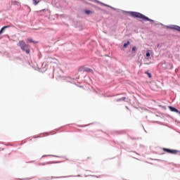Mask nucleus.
I'll use <instances>...</instances> for the list:
<instances>
[{
	"label": "nucleus",
	"instance_id": "15",
	"mask_svg": "<svg viewBox=\"0 0 180 180\" xmlns=\"http://www.w3.org/2000/svg\"><path fill=\"white\" fill-rule=\"evenodd\" d=\"M145 74H146V75H148V78H151V77H152L151 73H150L148 72H145Z\"/></svg>",
	"mask_w": 180,
	"mask_h": 180
},
{
	"label": "nucleus",
	"instance_id": "3",
	"mask_svg": "<svg viewBox=\"0 0 180 180\" xmlns=\"http://www.w3.org/2000/svg\"><path fill=\"white\" fill-rule=\"evenodd\" d=\"M161 67L162 70H172L174 68V65L171 63L165 60L161 62Z\"/></svg>",
	"mask_w": 180,
	"mask_h": 180
},
{
	"label": "nucleus",
	"instance_id": "14",
	"mask_svg": "<svg viewBox=\"0 0 180 180\" xmlns=\"http://www.w3.org/2000/svg\"><path fill=\"white\" fill-rule=\"evenodd\" d=\"M32 2H33V5L36 6L39 4V1L37 0H32Z\"/></svg>",
	"mask_w": 180,
	"mask_h": 180
},
{
	"label": "nucleus",
	"instance_id": "9",
	"mask_svg": "<svg viewBox=\"0 0 180 180\" xmlns=\"http://www.w3.org/2000/svg\"><path fill=\"white\" fill-rule=\"evenodd\" d=\"M169 109L171 112H175V113H178L179 115H180V111L176 109V108H174L173 106H169Z\"/></svg>",
	"mask_w": 180,
	"mask_h": 180
},
{
	"label": "nucleus",
	"instance_id": "5",
	"mask_svg": "<svg viewBox=\"0 0 180 180\" xmlns=\"http://www.w3.org/2000/svg\"><path fill=\"white\" fill-rule=\"evenodd\" d=\"M163 151H165V153H168L169 154H176V153L179 152L178 150L169 149L167 148H164Z\"/></svg>",
	"mask_w": 180,
	"mask_h": 180
},
{
	"label": "nucleus",
	"instance_id": "4",
	"mask_svg": "<svg viewBox=\"0 0 180 180\" xmlns=\"http://www.w3.org/2000/svg\"><path fill=\"white\" fill-rule=\"evenodd\" d=\"M79 71L83 72H91V74H94V70L92 69L84 66L80 67Z\"/></svg>",
	"mask_w": 180,
	"mask_h": 180
},
{
	"label": "nucleus",
	"instance_id": "23",
	"mask_svg": "<svg viewBox=\"0 0 180 180\" xmlns=\"http://www.w3.org/2000/svg\"><path fill=\"white\" fill-rule=\"evenodd\" d=\"M125 108H126L127 109H129V107H127V106H126Z\"/></svg>",
	"mask_w": 180,
	"mask_h": 180
},
{
	"label": "nucleus",
	"instance_id": "24",
	"mask_svg": "<svg viewBox=\"0 0 180 180\" xmlns=\"http://www.w3.org/2000/svg\"><path fill=\"white\" fill-rule=\"evenodd\" d=\"M77 176H81V175L78 174Z\"/></svg>",
	"mask_w": 180,
	"mask_h": 180
},
{
	"label": "nucleus",
	"instance_id": "8",
	"mask_svg": "<svg viewBox=\"0 0 180 180\" xmlns=\"http://www.w3.org/2000/svg\"><path fill=\"white\" fill-rule=\"evenodd\" d=\"M9 27H11V25H6L2 27L0 30V35L4 34V33H5V30H6V29H9Z\"/></svg>",
	"mask_w": 180,
	"mask_h": 180
},
{
	"label": "nucleus",
	"instance_id": "22",
	"mask_svg": "<svg viewBox=\"0 0 180 180\" xmlns=\"http://www.w3.org/2000/svg\"><path fill=\"white\" fill-rule=\"evenodd\" d=\"M58 162H54L55 164H58Z\"/></svg>",
	"mask_w": 180,
	"mask_h": 180
},
{
	"label": "nucleus",
	"instance_id": "13",
	"mask_svg": "<svg viewBox=\"0 0 180 180\" xmlns=\"http://www.w3.org/2000/svg\"><path fill=\"white\" fill-rule=\"evenodd\" d=\"M49 164H50V162L39 163V165H49Z\"/></svg>",
	"mask_w": 180,
	"mask_h": 180
},
{
	"label": "nucleus",
	"instance_id": "21",
	"mask_svg": "<svg viewBox=\"0 0 180 180\" xmlns=\"http://www.w3.org/2000/svg\"><path fill=\"white\" fill-rule=\"evenodd\" d=\"M87 125H83L82 127H86Z\"/></svg>",
	"mask_w": 180,
	"mask_h": 180
},
{
	"label": "nucleus",
	"instance_id": "19",
	"mask_svg": "<svg viewBox=\"0 0 180 180\" xmlns=\"http://www.w3.org/2000/svg\"><path fill=\"white\" fill-rule=\"evenodd\" d=\"M51 157H56V158H58V156L57 155H51Z\"/></svg>",
	"mask_w": 180,
	"mask_h": 180
},
{
	"label": "nucleus",
	"instance_id": "1",
	"mask_svg": "<svg viewBox=\"0 0 180 180\" xmlns=\"http://www.w3.org/2000/svg\"><path fill=\"white\" fill-rule=\"evenodd\" d=\"M126 13H129L131 15L132 18H135L137 19H142L144 22H154V20L149 18L148 17L144 15V14L141 13H139L137 11H124Z\"/></svg>",
	"mask_w": 180,
	"mask_h": 180
},
{
	"label": "nucleus",
	"instance_id": "20",
	"mask_svg": "<svg viewBox=\"0 0 180 180\" xmlns=\"http://www.w3.org/2000/svg\"><path fill=\"white\" fill-rule=\"evenodd\" d=\"M49 155H43L42 157H49Z\"/></svg>",
	"mask_w": 180,
	"mask_h": 180
},
{
	"label": "nucleus",
	"instance_id": "10",
	"mask_svg": "<svg viewBox=\"0 0 180 180\" xmlns=\"http://www.w3.org/2000/svg\"><path fill=\"white\" fill-rule=\"evenodd\" d=\"M129 44H130V41H127L126 43H124L123 44L124 49H126L127 47V46H129Z\"/></svg>",
	"mask_w": 180,
	"mask_h": 180
},
{
	"label": "nucleus",
	"instance_id": "12",
	"mask_svg": "<svg viewBox=\"0 0 180 180\" xmlns=\"http://www.w3.org/2000/svg\"><path fill=\"white\" fill-rule=\"evenodd\" d=\"M84 13L86 15H91V10H84Z\"/></svg>",
	"mask_w": 180,
	"mask_h": 180
},
{
	"label": "nucleus",
	"instance_id": "17",
	"mask_svg": "<svg viewBox=\"0 0 180 180\" xmlns=\"http://www.w3.org/2000/svg\"><path fill=\"white\" fill-rule=\"evenodd\" d=\"M151 56V53H150V51H147L146 56V57H150Z\"/></svg>",
	"mask_w": 180,
	"mask_h": 180
},
{
	"label": "nucleus",
	"instance_id": "18",
	"mask_svg": "<svg viewBox=\"0 0 180 180\" xmlns=\"http://www.w3.org/2000/svg\"><path fill=\"white\" fill-rule=\"evenodd\" d=\"M132 51H136L137 50V48L136 46L132 47Z\"/></svg>",
	"mask_w": 180,
	"mask_h": 180
},
{
	"label": "nucleus",
	"instance_id": "11",
	"mask_svg": "<svg viewBox=\"0 0 180 180\" xmlns=\"http://www.w3.org/2000/svg\"><path fill=\"white\" fill-rule=\"evenodd\" d=\"M122 101H126V97H122L116 100V102H122Z\"/></svg>",
	"mask_w": 180,
	"mask_h": 180
},
{
	"label": "nucleus",
	"instance_id": "7",
	"mask_svg": "<svg viewBox=\"0 0 180 180\" xmlns=\"http://www.w3.org/2000/svg\"><path fill=\"white\" fill-rule=\"evenodd\" d=\"M94 1H96V2H98V4H101V5H103L104 6H108V8H110L111 9H113V11H117V12H119V9H117V8H115L108 5V4H105L103 3H101L99 1H97V0H94Z\"/></svg>",
	"mask_w": 180,
	"mask_h": 180
},
{
	"label": "nucleus",
	"instance_id": "2",
	"mask_svg": "<svg viewBox=\"0 0 180 180\" xmlns=\"http://www.w3.org/2000/svg\"><path fill=\"white\" fill-rule=\"evenodd\" d=\"M17 45L18 47H20L22 51H25L26 54L30 53V46L27 44L25 41H20Z\"/></svg>",
	"mask_w": 180,
	"mask_h": 180
},
{
	"label": "nucleus",
	"instance_id": "6",
	"mask_svg": "<svg viewBox=\"0 0 180 180\" xmlns=\"http://www.w3.org/2000/svg\"><path fill=\"white\" fill-rule=\"evenodd\" d=\"M167 28L173 29V30H176L177 32H180V27L179 25H170L169 26H167Z\"/></svg>",
	"mask_w": 180,
	"mask_h": 180
},
{
	"label": "nucleus",
	"instance_id": "16",
	"mask_svg": "<svg viewBox=\"0 0 180 180\" xmlns=\"http://www.w3.org/2000/svg\"><path fill=\"white\" fill-rule=\"evenodd\" d=\"M28 41H29L30 43H34V44L37 43V41H33L32 39H28Z\"/></svg>",
	"mask_w": 180,
	"mask_h": 180
}]
</instances>
